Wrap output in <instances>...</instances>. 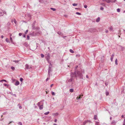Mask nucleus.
<instances>
[{
  "label": "nucleus",
  "mask_w": 125,
  "mask_h": 125,
  "mask_svg": "<svg viewBox=\"0 0 125 125\" xmlns=\"http://www.w3.org/2000/svg\"><path fill=\"white\" fill-rule=\"evenodd\" d=\"M74 74V76H78L81 78L83 79V76L81 72L79 71H75L74 73H73V74Z\"/></svg>",
  "instance_id": "1"
},
{
  "label": "nucleus",
  "mask_w": 125,
  "mask_h": 125,
  "mask_svg": "<svg viewBox=\"0 0 125 125\" xmlns=\"http://www.w3.org/2000/svg\"><path fill=\"white\" fill-rule=\"evenodd\" d=\"M43 102L42 101H41L40 102H39L37 104L38 105L39 107V109L40 110H42L43 108Z\"/></svg>",
  "instance_id": "2"
},
{
  "label": "nucleus",
  "mask_w": 125,
  "mask_h": 125,
  "mask_svg": "<svg viewBox=\"0 0 125 125\" xmlns=\"http://www.w3.org/2000/svg\"><path fill=\"white\" fill-rule=\"evenodd\" d=\"M74 76V74H73V72H71V78L70 79H69L68 80V82H71L73 81V77Z\"/></svg>",
  "instance_id": "3"
},
{
  "label": "nucleus",
  "mask_w": 125,
  "mask_h": 125,
  "mask_svg": "<svg viewBox=\"0 0 125 125\" xmlns=\"http://www.w3.org/2000/svg\"><path fill=\"white\" fill-rule=\"evenodd\" d=\"M50 65H51V66L52 65L50 63V65H49V68L48 69V73L49 74V76H50V73L52 71V69L51 67H50Z\"/></svg>",
  "instance_id": "4"
},
{
  "label": "nucleus",
  "mask_w": 125,
  "mask_h": 125,
  "mask_svg": "<svg viewBox=\"0 0 125 125\" xmlns=\"http://www.w3.org/2000/svg\"><path fill=\"white\" fill-rule=\"evenodd\" d=\"M26 68V69H30L31 68V65H29L28 64H26L25 65Z\"/></svg>",
  "instance_id": "5"
},
{
  "label": "nucleus",
  "mask_w": 125,
  "mask_h": 125,
  "mask_svg": "<svg viewBox=\"0 0 125 125\" xmlns=\"http://www.w3.org/2000/svg\"><path fill=\"white\" fill-rule=\"evenodd\" d=\"M4 14L3 11L1 10L0 9V16H2Z\"/></svg>",
  "instance_id": "6"
},
{
  "label": "nucleus",
  "mask_w": 125,
  "mask_h": 125,
  "mask_svg": "<svg viewBox=\"0 0 125 125\" xmlns=\"http://www.w3.org/2000/svg\"><path fill=\"white\" fill-rule=\"evenodd\" d=\"M116 122L115 120H113L112 122L111 125H115Z\"/></svg>",
  "instance_id": "7"
},
{
  "label": "nucleus",
  "mask_w": 125,
  "mask_h": 125,
  "mask_svg": "<svg viewBox=\"0 0 125 125\" xmlns=\"http://www.w3.org/2000/svg\"><path fill=\"white\" fill-rule=\"evenodd\" d=\"M114 54H112L111 56V60L112 62L113 61V57H114Z\"/></svg>",
  "instance_id": "8"
},
{
  "label": "nucleus",
  "mask_w": 125,
  "mask_h": 125,
  "mask_svg": "<svg viewBox=\"0 0 125 125\" xmlns=\"http://www.w3.org/2000/svg\"><path fill=\"white\" fill-rule=\"evenodd\" d=\"M19 84V82L18 81H17L15 83V85L17 86Z\"/></svg>",
  "instance_id": "9"
},
{
  "label": "nucleus",
  "mask_w": 125,
  "mask_h": 125,
  "mask_svg": "<svg viewBox=\"0 0 125 125\" xmlns=\"http://www.w3.org/2000/svg\"><path fill=\"white\" fill-rule=\"evenodd\" d=\"M36 23V21H34V22H33V23L32 24V27L33 28L34 27V25Z\"/></svg>",
  "instance_id": "10"
},
{
  "label": "nucleus",
  "mask_w": 125,
  "mask_h": 125,
  "mask_svg": "<svg viewBox=\"0 0 125 125\" xmlns=\"http://www.w3.org/2000/svg\"><path fill=\"white\" fill-rule=\"evenodd\" d=\"M50 54L49 53H48V54L47 56L46 57L47 59H49L50 58Z\"/></svg>",
  "instance_id": "11"
},
{
  "label": "nucleus",
  "mask_w": 125,
  "mask_h": 125,
  "mask_svg": "<svg viewBox=\"0 0 125 125\" xmlns=\"http://www.w3.org/2000/svg\"><path fill=\"white\" fill-rule=\"evenodd\" d=\"M100 20V17H98L97 19L96 20V21L97 22H99Z\"/></svg>",
  "instance_id": "12"
},
{
  "label": "nucleus",
  "mask_w": 125,
  "mask_h": 125,
  "mask_svg": "<svg viewBox=\"0 0 125 125\" xmlns=\"http://www.w3.org/2000/svg\"><path fill=\"white\" fill-rule=\"evenodd\" d=\"M106 1L108 3H109L110 2H113L112 1L110 0H106Z\"/></svg>",
  "instance_id": "13"
},
{
  "label": "nucleus",
  "mask_w": 125,
  "mask_h": 125,
  "mask_svg": "<svg viewBox=\"0 0 125 125\" xmlns=\"http://www.w3.org/2000/svg\"><path fill=\"white\" fill-rule=\"evenodd\" d=\"M83 96V94H82V95H80V96L78 98V97H77V100H78L80 99L81 98V96Z\"/></svg>",
  "instance_id": "14"
},
{
  "label": "nucleus",
  "mask_w": 125,
  "mask_h": 125,
  "mask_svg": "<svg viewBox=\"0 0 125 125\" xmlns=\"http://www.w3.org/2000/svg\"><path fill=\"white\" fill-rule=\"evenodd\" d=\"M115 64L116 65H117L118 63H117V59H116L115 61Z\"/></svg>",
  "instance_id": "15"
},
{
  "label": "nucleus",
  "mask_w": 125,
  "mask_h": 125,
  "mask_svg": "<svg viewBox=\"0 0 125 125\" xmlns=\"http://www.w3.org/2000/svg\"><path fill=\"white\" fill-rule=\"evenodd\" d=\"M6 41L7 42H10L9 41V40L8 39V38H6Z\"/></svg>",
  "instance_id": "16"
},
{
  "label": "nucleus",
  "mask_w": 125,
  "mask_h": 125,
  "mask_svg": "<svg viewBox=\"0 0 125 125\" xmlns=\"http://www.w3.org/2000/svg\"><path fill=\"white\" fill-rule=\"evenodd\" d=\"M120 47L122 51H123L125 49V48L124 47H123L121 46H120Z\"/></svg>",
  "instance_id": "17"
},
{
  "label": "nucleus",
  "mask_w": 125,
  "mask_h": 125,
  "mask_svg": "<svg viewBox=\"0 0 125 125\" xmlns=\"http://www.w3.org/2000/svg\"><path fill=\"white\" fill-rule=\"evenodd\" d=\"M70 52L71 53H73L74 52L73 51V50H72V49H70Z\"/></svg>",
  "instance_id": "18"
},
{
  "label": "nucleus",
  "mask_w": 125,
  "mask_h": 125,
  "mask_svg": "<svg viewBox=\"0 0 125 125\" xmlns=\"http://www.w3.org/2000/svg\"><path fill=\"white\" fill-rule=\"evenodd\" d=\"M18 106L19 107V108L20 109H21L22 108V107L20 105V104H18Z\"/></svg>",
  "instance_id": "19"
},
{
  "label": "nucleus",
  "mask_w": 125,
  "mask_h": 125,
  "mask_svg": "<svg viewBox=\"0 0 125 125\" xmlns=\"http://www.w3.org/2000/svg\"><path fill=\"white\" fill-rule=\"evenodd\" d=\"M73 89H70V91L71 92H73Z\"/></svg>",
  "instance_id": "20"
},
{
  "label": "nucleus",
  "mask_w": 125,
  "mask_h": 125,
  "mask_svg": "<svg viewBox=\"0 0 125 125\" xmlns=\"http://www.w3.org/2000/svg\"><path fill=\"white\" fill-rule=\"evenodd\" d=\"M51 9L53 11H55L56 10V9L55 8H51Z\"/></svg>",
  "instance_id": "21"
},
{
  "label": "nucleus",
  "mask_w": 125,
  "mask_h": 125,
  "mask_svg": "<svg viewBox=\"0 0 125 125\" xmlns=\"http://www.w3.org/2000/svg\"><path fill=\"white\" fill-rule=\"evenodd\" d=\"M49 113V112L48 111L47 112L45 113H44V114L45 115H47Z\"/></svg>",
  "instance_id": "22"
},
{
  "label": "nucleus",
  "mask_w": 125,
  "mask_h": 125,
  "mask_svg": "<svg viewBox=\"0 0 125 125\" xmlns=\"http://www.w3.org/2000/svg\"><path fill=\"white\" fill-rule=\"evenodd\" d=\"M58 114H59L58 113H54V114H53V115H58Z\"/></svg>",
  "instance_id": "23"
},
{
  "label": "nucleus",
  "mask_w": 125,
  "mask_h": 125,
  "mask_svg": "<svg viewBox=\"0 0 125 125\" xmlns=\"http://www.w3.org/2000/svg\"><path fill=\"white\" fill-rule=\"evenodd\" d=\"M113 29L112 27L111 26L109 28V30L110 31H112Z\"/></svg>",
  "instance_id": "24"
},
{
  "label": "nucleus",
  "mask_w": 125,
  "mask_h": 125,
  "mask_svg": "<svg viewBox=\"0 0 125 125\" xmlns=\"http://www.w3.org/2000/svg\"><path fill=\"white\" fill-rule=\"evenodd\" d=\"M11 69L12 70H15V68L13 66H12L11 67Z\"/></svg>",
  "instance_id": "25"
},
{
  "label": "nucleus",
  "mask_w": 125,
  "mask_h": 125,
  "mask_svg": "<svg viewBox=\"0 0 125 125\" xmlns=\"http://www.w3.org/2000/svg\"><path fill=\"white\" fill-rule=\"evenodd\" d=\"M94 119L95 120H96L97 119V116H96V115H94Z\"/></svg>",
  "instance_id": "26"
},
{
  "label": "nucleus",
  "mask_w": 125,
  "mask_h": 125,
  "mask_svg": "<svg viewBox=\"0 0 125 125\" xmlns=\"http://www.w3.org/2000/svg\"><path fill=\"white\" fill-rule=\"evenodd\" d=\"M77 4L75 3H73L72 4L73 5V6H77Z\"/></svg>",
  "instance_id": "27"
},
{
  "label": "nucleus",
  "mask_w": 125,
  "mask_h": 125,
  "mask_svg": "<svg viewBox=\"0 0 125 125\" xmlns=\"http://www.w3.org/2000/svg\"><path fill=\"white\" fill-rule=\"evenodd\" d=\"M41 56L42 58H43L44 57V55L42 54H41Z\"/></svg>",
  "instance_id": "28"
},
{
  "label": "nucleus",
  "mask_w": 125,
  "mask_h": 125,
  "mask_svg": "<svg viewBox=\"0 0 125 125\" xmlns=\"http://www.w3.org/2000/svg\"><path fill=\"white\" fill-rule=\"evenodd\" d=\"M27 39L28 40H29L30 39V37L28 35H27Z\"/></svg>",
  "instance_id": "29"
},
{
  "label": "nucleus",
  "mask_w": 125,
  "mask_h": 125,
  "mask_svg": "<svg viewBox=\"0 0 125 125\" xmlns=\"http://www.w3.org/2000/svg\"><path fill=\"white\" fill-rule=\"evenodd\" d=\"M76 14L78 15H81V14L79 12H76Z\"/></svg>",
  "instance_id": "30"
},
{
  "label": "nucleus",
  "mask_w": 125,
  "mask_h": 125,
  "mask_svg": "<svg viewBox=\"0 0 125 125\" xmlns=\"http://www.w3.org/2000/svg\"><path fill=\"white\" fill-rule=\"evenodd\" d=\"M23 80V79L22 78H21L20 79V80L21 82H22Z\"/></svg>",
  "instance_id": "31"
},
{
  "label": "nucleus",
  "mask_w": 125,
  "mask_h": 125,
  "mask_svg": "<svg viewBox=\"0 0 125 125\" xmlns=\"http://www.w3.org/2000/svg\"><path fill=\"white\" fill-rule=\"evenodd\" d=\"M52 95H55V93L54 92H52Z\"/></svg>",
  "instance_id": "32"
},
{
  "label": "nucleus",
  "mask_w": 125,
  "mask_h": 125,
  "mask_svg": "<svg viewBox=\"0 0 125 125\" xmlns=\"http://www.w3.org/2000/svg\"><path fill=\"white\" fill-rule=\"evenodd\" d=\"M4 81L5 82H7V81L5 80H2L0 81V82H2V81Z\"/></svg>",
  "instance_id": "33"
},
{
  "label": "nucleus",
  "mask_w": 125,
  "mask_h": 125,
  "mask_svg": "<svg viewBox=\"0 0 125 125\" xmlns=\"http://www.w3.org/2000/svg\"><path fill=\"white\" fill-rule=\"evenodd\" d=\"M117 11L118 12H119L120 11V9H118L117 10Z\"/></svg>",
  "instance_id": "34"
},
{
  "label": "nucleus",
  "mask_w": 125,
  "mask_h": 125,
  "mask_svg": "<svg viewBox=\"0 0 125 125\" xmlns=\"http://www.w3.org/2000/svg\"><path fill=\"white\" fill-rule=\"evenodd\" d=\"M18 124L19 125H22V123L21 122H19L18 123Z\"/></svg>",
  "instance_id": "35"
},
{
  "label": "nucleus",
  "mask_w": 125,
  "mask_h": 125,
  "mask_svg": "<svg viewBox=\"0 0 125 125\" xmlns=\"http://www.w3.org/2000/svg\"><path fill=\"white\" fill-rule=\"evenodd\" d=\"M13 62H15L16 63H18L19 61H13Z\"/></svg>",
  "instance_id": "36"
},
{
  "label": "nucleus",
  "mask_w": 125,
  "mask_h": 125,
  "mask_svg": "<svg viewBox=\"0 0 125 125\" xmlns=\"http://www.w3.org/2000/svg\"><path fill=\"white\" fill-rule=\"evenodd\" d=\"M101 5L104 6H105V4L104 3H101Z\"/></svg>",
  "instance_id": "37"
},
{
  "label": "nucleus",
  "mask_w": 125,
  "mask_h": 125,
  "mask_svg": "<svg viewBox=\"0 0 125 125\" xmlns=\"http://www.w3.org/2000/svg\"><path fill=\"white\" fill-rule=\"evenodd\" d=\"M57 33L59 35H61L62 34L61 32L60 31H58L57 32Z\"/></svg>",
  "instance_id": "38"
},
{
  "label": "nucleus",
  "mask_w": 125,
  "mask_h": 125,
  "mask_svg": "<svg viewBox=\"0 0 125 125\" xmlns=\"http://www.w3.org/2000/svg\"><path fill=\"white\" fill-rule=\"evenodd\" d=\"M3 12H4V13L6 15H7V13H6V11H3Z\"/></svg>",
  "instance_id": "39"
},
{
  "label": "nucleus",
  "mask_w": 125,
  "mask_h": 125,
  "mask_svg": "<svg viewBox=\"0 0 125 125\" xmlns=\"http://www.w3.org/2000/svg\"><path fill=\"white\" fill-rule=\"evenodd\" d=\"M28 32V30H27L25 32V34H26L27 32Z\"/></svg>",
  "instance_id": "40"
},
{
  "label": "nucleus",
  "mask_w": 125,
  "mask_h": 125,
  "mask_svg": "<svg viewBox=\"0 0 125 125\" xmlns=\"http://www.w3.org/2000/svg\"><path fill=\"white\" fill-rule=\"evenodd\" d=\"M106 95H108L109 94V93L108 92H106Z\"/></svg>",
  "instance_id": "41"
},
{
  "label": "nucleus",
  "mask_w": 125,
  "mask_h": 125,
  "mask_svg": "<svg viewBox=\"0 0 125 125\" xmlns=\"http://www.w3.org/2000/svg\"><path fill=\"white\" fill-rule=\"evenodd\" d=\"M10 40L11 41V42H12V38L11 37H10Z\"/></svg>",
  "instance_id": "42"
},
{
  "label": "nucleus",
  "mask_w": 125,
  "mask_h": 125,
  "mask_svg": "<svg viewBox=\"0 0 125 125\" xmlns=\"http://www.w3.org/2000/svg\"><path fill=\"white\" fill-rule=\"evenodd\" d=\"M100 9L101 10H103L104 9V8L102 7H101L100 8Z\"/></svg>",
  "instance_id": "43"
},
{
  "label": "nucleus",
  "mask_w": 125,
  "mask_h": 125,
  "mask_svg": "<svg viewBox=\"0 0 125 125\" xmlns=\"http://www.w3.org/2000/svg\"><path fill=\"white\" fill-rule=\"evenodd\" d=\"M87 6L86 5H84V8H87Z\"/></svg>",
  "instance_id": "44"
},
{
  "label": "nucleus",
  "mask_w": 125,
  "mask_h": 125,
  "mask_svg": "<svg viewBox=\"0 0 125 125\" xmlns=\"http://www.w3.org/2000/svg\"><path fill=\"white\" fill-rule=\"evenodd\" d=\"M87 123V121H85L83 123V124L84 125H85Z\"/></svg>",
  "instance_id": "45"
},
{
  "label": "nucleus",
  "mask_w": 125,
  "mask_h": 125,
  "mask_svg": "<svg viewBox=\"0 0 125 125\" xmlns=\"http://www.w3.org/2000/svg\"><path fill=\"white\" fill-rule=\"evenodd\" d=\"M23 37H26V34H24L23 35Z\"/></svg>",
  "instance_id": "46"
},
{
  "label": "nucleus",
  "mask_w": 125,
  "mask_h": 125,
  "mask_svg": "<svg viewBox=\"0 0 125 125\" xmlns=\"http://www.w3.org/2000/svg\"><path fill=\"white\" fill-rule=\"evenodd\" d=\"M22 35V33H19V36H21Z\"/></svg>",
  "instance_id": "47"
},
{
  "label": "nucleus",
  "mask_w": 125,
  "mask_h": 125,
  "mask_svg": "<svg viewBox=\"0 0 125 125\" xmlns=\"http://www.w3.org/2000/svg\"><path fill=\"white\" fill-rule=\"evenodd\" d=\"M14 21L15 24L16 23V21L15 20V19L14 20Z\"/></svg>",
  "instance_id": "48"
},
{
  "label": "nucleus",
  "mask_w": 125,
  "mask_h": 125,
  "mask_svg": "<svg viewBox=\"0 0 125 125\" xmlns=\"http://www.w3.org/2000/svg\"><path fill=\"white\" fill-rule=\"evenodd\" d=\"M49 79V78H47L46 79V82H47V81H48V80Z\"/></svg>",
  "instance_id": "49"
},
{
  "label": "nucleus",
  "mask_w": 125,
  "mask_h": 125,
  "mask_svg": "<svg viewBox=\"0 0 125 125\" xmlns=\"http://www.w3.org/2000/svg\"><path fill=\"white\" fill-rule=\"evenodd\" d=\"M96 125H99L98 124V122H97V123H96Z\"/></svg>",
  "instance_id": "50"
},
{
  "label": "nucleus",
  "mask_w": 125,
  "mask_h": 125,
  "mask_svg": "<svg viewBox=\"0 0 125 125\" xmlns=\"http://www.w3.org/2000/svg\"><path fill=\"white\" fill-rule=\"evenodd\" d=\"M4 85L5 86H7L8 85L6 84H4Z\"/></svg>",
  "instance_id": "51"
},
{
  "label": "nucleus",
  "mask_w": 125,
  "mask_h": 125,
  "mask_svg": "<svg viewBox=\"0 0 125 125\" xmlns=\"http://www.w3.org/2000/svg\"><path fill=\"white\" fill-rule=\"evenodd\" d=\"M24 45L25 46H26L27 45V43H25L24 44Z\"/></svg>",
  "instance_id": "52"
},
{
  "label": "nucleus",
  "mask_w": 125,
  "mask_h": 125,
  "mask_svg": "<svg viewBox=\"0 0 125 125\" xmlns=\"http://www.w3.org/2000/svg\"><path fill=\"white\" fill-rule=\"evenodd\" d=\"M76 57H78V56H80V55H76Z\"/></svg>",
  "instance_id": "53"
},
{
  "label": "nucleus",
  "mask_w": 125,
  "mask_h": 125,
  "mask_svg": "<svg viewBox=\"0 0 125 125\" xmlns=\"http://www.w3.org/2000/svg\"><path fill=\"white\" fill-rule=\"evenodd\" d=\"M57 120L56 119H55L54 120L55 122H57Z\"/></svg>",
  "instance_id": "54"
},
{
  "label": "nucleus",
  "mask_w": 125,
  "mask_h": 125,
  "mask_svg": "<svg viewBox=\"0 0 125 125\" xmlns=\"http://www.w3.org/2000/svg\"><path fill=\"white\" fill-rule=\"evenodd\" d=\"M87 121V122H90V121L89 120H88L87 121Z\"/></svg>",
  "instance_id": "55"
},
{
  "label": "nucleus",
  "mask_w": 125,
  "mask_h": 125,
  "mask_svg": "<svg viewBox=\"0 0 125 125\" xmlns=\"http://www.w3.org/2000/svg\"><path fill=\"white\" fill-rule=\"evenodd\" d=\"M13 122L12 121H10V123H9V124H10V123H11L12 122Z\"/></svg>",
  "instance_id": "56"
},
{
  "label": "nucleus",
  "mask_w": 125,
  "mask_h": 125,
  "mask_svg": "<svg viewBox=\"0 0 125 125\" xmlns=\"http://www.w3.org/2000/svg\"><path fill=\"white\" fill-rule=\"evenodd\" d=\"M53 85V84H52L51 85V87H52V86Z\"/></svg>",
  "instance_id": "57"
},
{
  "label": "nucleus",
  "mask_w": 125,
  "mask_h": 125,
  "mask_svg": "<svg viewBox=\"0 0 125 125\" xmlns=\"http://www.w3.org/2000/svg\"><path fill=\"white\" fill-rule=\"evenodd\" d=\"M3 37H3V35H2L1 36V37L2 39L3 38Z\"/></svg>",
  "instance_id": "58"
},
{
  "label": "nucleus",
  "mask_w": 125,
  "mask_h": 125,
  "mask_svg": "<svg viewBox=\"0 0 125 125\" xmlns=\"http://www.w3.org/2000/svg\"><path fill=\"white\" fill-rule=\"evenodd\" d=\"M105 84L106 86H107L108 85V84L107 83H105Z\"/></svg>",
  "instance_id": "59"
},
{
  "label": "nucleus",
  "mask_w": 125,
  "mask_h": 125,
  "mask_svg": "<svg viewBox=\"0 0 125 125\" xmlns=\"http://www.w3.org/2000/svg\"><path fill=\"white\" fill-rule=\"evenodd\" d=\"M117 0H114V1H113V2H115Z\"/></svg>",
  "instance_id": "60"
},
{
  "label": "nucleus",
  "mask_w": 125,
  "mask_h": 125,
  "mask_svg": "<svg viewBox=\"0 0 125 125\" xmlns=\"http://www.w3.org/2000/svg\"><path fill=\"white\" fill-rule=\"evenodd\" d=\"M123 125H125V120L124 121V123L123 124Z\"/></svg>",
  "instance_id": "61"
},
{
  "label": "nucleus",
  "mask_w": 125,
  "mask_h": 125,
  "mask_svg": "<svg viewBox=\"0 0 125 125\" xmlns=\"http://www.w3.org/2000/svg\"><path fill=\"white\" fill-rule=\"evenodd\" d=\"M108 32V30H106L105 31V32H106V33H107Z\"/></svg>",
  "instance_id": "62"
},
{
  "label": "nucleus",
  "mask_w": 125,
  "mask_h": 125,
  "mask_svg": "<svg viewBox=\"0 0 125 125\" xmlns=\"http://www.w3.org/2000/svg\"><path fill=\"white\" fill-rule=\"evenodd\" d=\"M86 77L87 78H88V75H86Z\"/></svg>",
  "instance_id": "63"
},
{
  "label": "nucleus",
  "mask_w": 125,
  "mask_h": 125,
  "mask_svg": "<svg viewBox=\"0 0 125 125\" xmlns=\"http://www.w3.org/2000/svg\"><path fill=\"white\" fill-rule=\"evenodd\" d=\"M53 125H57L56 124H53Z\"/></svg>",
  "instance_id": "64"
}]
</instances>
